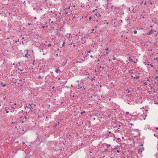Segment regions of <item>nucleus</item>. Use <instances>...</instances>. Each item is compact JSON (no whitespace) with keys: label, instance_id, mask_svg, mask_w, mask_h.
Returning a JSON list of instances; mask_svg holds the SVG:
<instances>
[{"label":"nucleus","instance_id":"obj_42","mask_svg":"<svg viewBox=\"0 0 158 158\" xmlns=\"http://www.w3.org/2000/svg\"><path fill=\"white\" fill-rule=\"evenodd\" d=\"M108 133H109V134H110V133H111V132L110 131H109Z\"/></svg>","mask_w":158,"mask_h":158},{"label":"nucleus","instance_id":"obj_32","mask_svg":"<svg viewBox=\"0 0 158 158\" xmlns=\"http://www.w3.org/2000/svg\"><path fill=\"white\" fill-rule=\"evenodd\" d=\"M154 136H155V137H156L157 136V135L156 134H154Z\"/></svg>","mask_w":158,"mask_h":158},{"label":"nucleus","instance_id":"obj_5","mask_svg":"<svg viewBox=\"0 0 158 158\" xmlns=\"http://www.w3.org/2000/svg\"><path fill=\"white\" fill-rule=\"evenodd\" d=\"M32 105L31 104H29V105H28V106H30V107H28L27 106H26L25 107V108H28V109H29V110H31V105Z\"/></svg>","mask_w":158,"mask_h":158},{"label":"nucleus","instance_id":"obj_51","mask_svg":"<svg viewBox=\"0 0 158 158\" xmlns=\"http://www.w3.org/2000/svg\"><path fill=\"white\" fill-rule=\"evenodd\" d=\"M105 156H103L102 157L103 158V157H105Z\"/></svg>","mask_w":158,"mask_h":158},{"label":"nucleus","instance_id":"obj_25","mask_svg":"<svg viewBox=\"0 0 158 158\" xmlns=\"http://www.w3.org/2000/svg\"><path fill=\"white\" fill-rule=\"evenodd\" d=\"M50 46H51V44H48V46H48V47H50Z\"/></svg>","mask_w":158,"mask_h":158},{"label":"nucleus","instance_id":"obj_20","mask_svg":"<svg viewBox=\"0 0 158 158\" xmlns=\"http://www.w3.org/2000/svg\"><path fill=\"white\" fill-rule=\"evenodd\" d=\"M147 65H150V66H151V67H153V65H152L151 64H149V63L148 64H147Z\"/></svg>","mask_w":158,"mask_h":158},{"label":"nucleus","instance_id":"obj_30","mask_svg":"<svg viewBox=\"0 0 158 158\" xmlns=\"http://www.w3.org/2000/svg\"><path fill=\"white\" fill-rule=\"evenodd\" d=\"M144 2V1H143L142 2H140V4H142L143 3V2Z\"/></svg>","mask_w":158,"mask_h":158},{"label":"nucleus","instance_id":"obj_38","mask_svg":"<svg viewBox=\"0 0 158 158\" xmlns=\"http://www.w3.org/2000/svg\"><path fill=\"white\" fill-rule=\"evenodd\" d=\"M28 24L29 25H31V23H28Z\"/></svg>","mask_w":158,"mask_h":158},{"label":"nucleus","instance_id":"obj_31","mask_svg":"<svg viewBox=\"0 0 158 158\" xmlns=\"http://www.w3.org/2000/svg\"><path fill=\"white\" fill-rule=\"evenodd\" d=\"M92 19L91 17H89V20H90V19Z\"/></svg>","mask_w":158,"mask_h":158},{"label":"nucleus","instance_id":"obj_62","mask_svg":"<svg viewBox=\"0 0 158 158\" xmlns=\"http://www.w3.org/2000/svg\"><path fill=\"white\" fill-rule=\"evenodd\" d=\"M90 57H92V56H91H91H90Z\"/></svg>","mask_w":158,"mask_h":158},{"label":"nucleus","instance_id":"obj_28","mask_svg":"<svg viewBox=\"0 0 158 158\" xmlns=\"http://www.w3.org/2000/svg\"><path fill=\"white\" fill-rule=\"evenodd\" d=\"M43 50V49H40V52H42Z\"/></svg>","mask_w":158,"mask_h":158},{"label":"nucleus","instance_id":"obj_17","mask_svg":"<svg viewBox=\"0 0 158 158\" xmlns=\"http://www.w3.org/2000/svg\"><path fill=\"white\" fill-rule=\"evenodd\" d=\"M11 108L13 109V111L14 112V109L15 108V107H11Z\"/></svg>","mask_w":158,"mask_h":158},{"label":"nucleus","instance_id":"obj_34","mask_svg":"<svg viewBox=\"0 0 158 158\" xmlns=\"http://www.w3.org/2000/svg\"><path fill=\"white\" fill-rule=\"evenodd\" d=\"M130 124L131 126H132L133 125V124L132 123H131Z\"/></svg>","mask_w":158,"mask_h":158},{"label":"nucleus","instance_id":"obj_35","mask_svg":"<svg viewBox=\"0 0 158 158\" xmlns=\"http://www.w3.org/2000/svg\"><path fill=\"white\" fill-rule=\"evenodd\" d=\"M158 78V76H157L155 77V79H157Z\"/></svg>","mask_w":158,"mask_h":158},{"label":"nucleus","instance_id":"obj_24","mask_svg":"<svg viewBox=\"0 0 158 158\" xmlns=\"http://www.w3.org/2000/svg\"><path fill=\"white\" fill-rule=\"evenodd\" d=\"M126 113L127 114H129V112L127 111V112H126Z\"/></svg>","mask_w":158,"mask_h":158},{"label":"nucleus","instance_id":"obj_18","mask_svg":"<svg viewBox=\"0 0 158 158\" xmlns=\"http://www.w3.org/2000/svg\"><path fill=\"white\" fill-rule=\"evenodd\" d=\"M137 31L136 30H135L134 31V33L135 34H136L137 33Z\"/></svg>","mask_w":158,"mask_h":158},{"label":"nucleus","instance_id":"obj_63","mask_svg":"<svg viewBox=\"0 0 158 158\" xmlns=\"http://www.w3.org/2000/svg\"><path fill=\"white\" fill-rule=\"evenodd\" d=\"M121 36L123 37V35H122V36Z\"/></svg>","mask_w":158,"mask_h":158},{"label":"nucleus","instance_id":"obj_21","mask_svg":"<svg viewBox=\"0 0 158 158\" xmlns=\"http://www.w3.org/2000/svg\"><path fill=\"white\" fill-rule=\"evenodd\" d=\"M5 110H6V113H9V111L6 110V109H5Z\"/></svg>","mask_w":158,"mask_h":158},{"label":"nucleus","instance_id":"obj_2","mask_svg":"<svg viewBox=\"0 0 158 158\" xmlns=\"http://www.w3.org/2000/svg\"><path fill=\"white\" fill-rule=\"evenodd\" d=\"M64 60V61L63 62L61 60L60 61V64H61V66H64L66 64L67 60Z\"/></svg>","mask_w":158,"mask_h":158},{"label":"nucleus","instance_id":"obj_52","mask_svg":"<svg viewBox=\"0 0 158 158\" xmlns=\"http://www.w3.org/2000/svg\"><path fill=\"white\" fill-rule=\"evenodd\" d=\"M14 105H16V103H14Z\"/></svg>","mask_w":158,"mask_h":158},{"label":"nucleus","instance_id":"obj_26","mask_svg":"<svg viewBox=\"0 0 158 158\" xmlns=\"http://www.w3.org/2000/svg\"><path fill=\"white\" fill-rule=\"evenodd\" d=\"M19 39H18V41H15V43H17V42H19Z\"/></svg>","mask_w":158,"mask_h":158},{"label":"nucleus","instance_id":"obj_36","mask_svg":"<svg viewBox=\"0 0 158 158\" xmlns=\"http://www.w3.org/2000/svg\"><path fill=\"white\" fill-rule=\"evenodd\" d=\"M106 50L107 51H108V50L109 49L108 48H107Z\"/></svg>","mask_w":158,"mask_h":158},{"label":"nucleus","instance_id":"obj_55","mask_svg":"<svg viewBox=\"0 0 158 158\" xmlns=\"http://www.w3.org/2000/svg\"><path fill=\"white\" fill-rule=\"evenodd\" d=\"M21 111L22 112H23V110H22Z\"/></svg>","mask_w":158,"mask_h":158},{"label":"nucleus","instance_id":"obj_4","mask_svg":"<svg viewBox=\"0 0 158 158\" xmlns=\"http://www.w3.org/2000/svg\"><path fill=\"white\" fill-rule=\"evenodd\" d=\"M55 72L57 73H59L60 72V71L59 69H56L55 70Z\"/></svg>","mask_w":158,"mask_h":158},{"label":"nucleus","instance_id":"obj_44","mask_svg":"<svg viewBox=\"0 0 158 158\" xmlns=\"http://www.w3.org/2000/svg\"><path fill=\"white\" fill-rule=\"evenodd\" d=\"M22 81V79H20V80H19V81Z\"/></svg>","mask_w":158,"mask_h":158},{"label":"nucleus","instance_id":"obj_11","mask_svg":"<svg viewBox=\"0 0 158 158\" xmlns=\"http://www.w3.org/2000/svg\"><path fill=\"white\" fill-rule=\"evenodd\" d=\"M129 61H131V62H133L135 63H137V62H136L135 61H133V60H129Z\"/></svg>","mask_w":158,"mask_h":158},{"label":"nucleus","instance_id":"obj_6","mask_svg":"<svg viewBox=\"0 0 158 158\" xmlns=\"http://www.w3.org/2000/svg\"><path fill=\"white\" fill-rule=\"evenodd\" d=\"M25 110H26V111L24 112V113H26V114H27L28 113V111L29 110V109L27 108V109L26 108H25Z\"/></svg>","mask_w":158,"mask_h":158},{"label":"nucleus","instance_id":"obj_50","mask_svg":"<svg viewBox=\"0 0 158 158\" xmlns=\"http://www.w3.org/2000/svg\"><path fill=\"white\" fill-rule=\"evenodd\" d=\"M130 116H132V114H130Z\"/></svg>","mask_w":158,"mask_h":158},{"label":"nucleus","instance_id":"obj_46","mask_svg":"<svg viewBox=\"0 0 158 158\" xmlns=\"http://www.w3.org/2000/svg\"><path fill=\"white\" fill-rule=\"evenodd\" d=\"M120 139V138H117V139L118 140H119Z\"/></svg>","mask_w":158,"mask_h":158},{"label":"nucleus","instance_id":"obj_37","mask_svg":"<svg viewBox=\"0 0 158 158\" xmlns=\"http://www.w3.org/2000/svg\"><path fill=\"white\" fill-rule=\"evenodd\" d=\"M64 45V42L63 44H62V47H63V46Z\"/></svg>","mask_w":158,"mask_h":158},{"label":"nucleus","instance_id":"obj_49","mask_svg":"<svg viewBox=\"0 0 158 158\" xmlns=\"http://www.w3.org/2000/svg\"><path fill=\"white\" fill-rule=\"evenodd\" d=\"M81 60L83 59H82V56H81Z\"/></svg>","mask_w":158,"mask_h":158},{"label":"nucleus","instance_id":"obj_47","mask_svg":"<svg viewBox=\"0 0 158 158\" xmlns=\"http://www.w3.org/2000/svg\"><path fill=\"white\" fill-rule=\"evenodd\" d=\"M47 2V0H45V2Z\"/></svg>","mask_w":158,"mask_h":158},{"label":"nucleus","instance_id":"obj_27","mask_svg":"<svg viewBox=\"0 0 158 158\" xmlns=\"http://www.w3.org/2000/svg\"><path fill=\"white\" fill-rule=\"evenodd\" d=\"M116 152H118V153L120 152V151L119 150H117L116 151Z\"/></svg>","mask_w":158,"mask_h":158},{"label":"nucleus","instance_id":"obj_43","mask_svg":"<svg viewBox=\"0 0 158 158\" xmlns=\"http://www.w3.org/2000/svg\"><path fill=\"white\" fill-rule=\"evenodd\" d=\"M131 77H133L134 78H135V77H133V76H132H132H131Z\"/></svg>","mask_w":158,"mask_h":158},{"label":"nucleus","instance_id":"obj_56","mask_svg":"<svg viewBox=\"0 0 158 158\" xmlns=\"http://www.w3.org/2000/svg\"><path fill=\"white\" fill-rule=\"evenodd\" d=\"M34 19H36V17H35V18H34Z\"/></svg>","mask_w":158,"mask_h":158},{"label":"nucleus","instance_id":"obj_8","mask_svg":"<svg viewBox=\"0 0 158 158\" xmlns=\"http://www.w3.org/2000/svg\"><path fill=\"white\" fill-rule=\"evenodd\" d=\"M27 114H26V113H25V114H23V116H20V118H23V117H25V116H27Z\"/></svg>","mask_w":158,"mask_h":158},{"label":"nucleus","instance_id":"obj_3","mask_svg":"<svg viewBox=\"0 0 158 158\" xmlns=\"http://www.w3.org/2000/svg\"><path fill=\"white\" fill-rule=\"evenodd\" d=\"M154 32H156V31H153L152 30L151 31H149L147 33V35H150L152 34V33Z\"/></svg>","mask_w":158,"mask_h":158},{"label":"nucleus","instance_id":"obj_15","mask_svg":"<svg viewBox=\"0 0 158 158\" xmlns=\"http://www.w3.org/2000/svg\"><path fill=\"white\" fill-rule=\"evenodd\" d=\"M110 144H106V147L107 148H109V147H110Z\"/></svg>","mask_w":158,"mask_h":158},{"label":"nucleus","instance_id":"obj_22","mask_svg":"<svg viewBox=\"0 0 158 158\" xmlns=\"http://www.w3.org/2000/svg\"><path fill=\"white\" fill-rule=\"evenodd\" d=\"M71 46H73V47H75V45L74 44H71Z\"/></svg>","mask_w":158,"mask_h":158},{"label":"nucleus","instance_id":"obj_12","mask_svg":"<svg viewBox=\"0 0 158 158\" xmlns=\"http://www.w3.org/2000/svg\"><path fill=\"white\" fill-rule=\"evenodd\" d=\"M85 56L86 58H89V55L88 54H86L85 55Z\"/></svg>","mask_w":158,"mask_h":158},{"label":"nucleus","instance_id":"obj_14","mask_svg":"<svg viewBox=\"0 0 158 158\" xmlns=\"http://www.w3.org/2000/svg\"><path fill=\"white\" fill-rule=\"evenodd\" d=\"M1 85H1V86H2V87H5L6 86V84H3V85H2V83H1Z\"/></svg>","mask_w":158,"mask_h":158},{"label":"nucleus","instance_id":"obj_13","mask_svg":"<svg viewBox=\"0 0 158 158\" xmlns=\"http://www.w3.org/2000/svg\"><path fill=\"white\" fill-rule=\"evenodd\" d=\"M38 78L39 80L41 79H42V77H41V76L40 75H39L38 77Z\"/></svg>","mask_w":158,"mask_h":158},{"label":"nucleus","instance_id":"obj_16","mask_svg":"<svg viewBox=\"0 0 158 158\" xmlns=\"http://www.w3.org/2000/svg\"><path fill=\"white\" fill-rule=\"evenodd\" d=\"M148 85L147 83L146 82H145L143 83V85Z\"/></svg>","mask_w":158,"mask_h":158},{"label":"nucleus","instance_id":"obj_33","mask_svg":"<svg viewBox=\"0 0 158 158\" xmlns=\"http://www.w3.org/2000/svg\"><path fill=\"white\" fill-rule=\"evenodd\" d=\"M141 145H140L139 146V147H140V148H139V149L142 148V147H141Z\"/></svg>","mask_w":158,"mask_h":158},{"label":"nucleus","instance_id":"obj_40","mask_svg":"<svg viewBox=\"0 0 158 158\" xmlns=\"http://www.w3.org/2000/svg\"><path fill=\"white\" fill-rule=\"evenodd\" d=\"M118 147V146H117L115 148H117Z\"/></svg>","mask_w":158,"mask_h":158},{"label":"nucleus","instance_id":"obj_59","mask_svg":"<svg viewBox=\"0 0 158 158\" xmlns=\"http://www.w3.org/2000/svg\"><path fill=\"white\" fill-rule=\"evenodd\" d=\"M105 150H106V151H107V149H105Z\"/></svg>","mask_w":158,"mask_h":158},{"label":"nucleus","instance_id":"obj_57","mask_svg":"<svg viewBox=\"0 0 158 158\" xmlns=\"http://www.w3.org/2000/svg\"><path fill=\"white\" fill-rule=\"evenodd\" d=\"M44 27H45V26H43V28H44Z\"/></svg>","mask_w":158,"mask_h":158},{"label":"nucleus","instance_id":"obj_29","mask_svg":"<svg viewBox=\"0 0 158 158\" xmlns=\"http://www.w3.org/2000/svg\"><path fill=\"white\" fill-rule=\"evenodd\" d=\"M94 79V78H92L91 79V81H93Z\"/></svg>","mask_w":158,"mask_h":158},{"label":"nucleus","instance_id":"obj_64","mask_svg":"<svg viewBox=\"0 0 158 158\" xmlns=\"http://www.w3.org/2000/svg\"><path fill=\"white\" fill-rule=\"evenodd\" d=\"M63 103V102H61V104H62V103Z\"/></svg>","mask_w":158,"mask_h":158},{"label":"nucleus","instance_id":"obj_9","mask_svg":"<svg viewBox=\"0 0 158 158\" xmlns=\"http://www.w3.org/2000/svg\"><path fill=\"white\" fill-rule=\"evenodd\" d=\"M80 89H81V90H82V91H84V90H85V87H83V88L82 89V86H81V87H80Z\"/></svg>","mask_w":158,"mask_h":158},{"label":"nucleus","instance_id":"obj_10","mask_svg":"<svg viewBox=\"0 0 158 158\" xmlns=\"http://www.w3.org/2000/svg\"><path fill=\"white\" fill-rule=\"evenodd\" d=\"M30 56V55H28L27 54L26 55H25V57L26 58H28V56Z\"/></svg>","mask_w":158,"mask_h":158},{"label":"nucleus","instance_id":"obj_23","mask_svg":"<svg viewBox=\"0 0 158 158\" xmlns=\"http://www.w3.org/2000/svg\"><path fill=\"white\" fill-rule=\"evenodd\" d=\"M24 117L25 119H26L27 118V117L26 116H25V117Z\"/></svg>","mask_w":158,"mask_h":158},{"label":"nucleus","instance_id":"obj_1","mask_svg":"<svg viewBox=\"0 0 158 158\" xmlns=\"http://www.w3.org/2000/svg\"><path fill=\"white\" fill-rule=\"evenodd\" d=\"M143 144H141V147H142V148L139 149L138 150V154H141L142 152L144 150V148L143 147Z\"/></svg>","mask_w":158,"mask_h":158},{"label":"nucleus","instance_id":"obj_58","mask_svg":"<svg viewBox=\"0 0 158 158\" xmlns=\"http://www.w3.org/2000/svg\"><path fill=\"white\" fill-rule=\"evenodd\" d=\"M20 62H19L18 64H19H19H20Z\"/></svg>","mask_w":158,"mask_h":158},{"label":"nucleus","instance_id":"obj_19","mask_svg":"<svg viewBox=\"0 0 158 158\" xmlns=\"http://www.w3.org/2000/svg\"><path fill=\"white\" fill-rule=\"evenodd\" d=\"M85 112V111H81V114H83V113H84Z\"/></svg>","mask_w":158,"mask_h":158},{"label":"nucleus","instance_id":"obj_61","mask_svg":"<svg viewBox=\"0 0 158 158\" xmlns=\"http://www.w3.org/2000/svg\"><path fill=\"white\" fill-rule=\"evenodd\" d=\"M83 58H85V57L84 56V57H83Z\"/></svg>","mask_w":158,"mask_h":158},{"label":"nucleus","instance_id":"obj_7","mask_svg":"<svg viewBox=\"0 0 158 158\" xmlns=\"http://www.w3.org/2000/svg\"><path fill=\"white\" fill-rule=\"evenodd\" d=\"M129 74H132L133 73V71L132 70H129V72H128Z\"/></svg>","mask_w":158,"mask_h":158},{"label":"nucleus","instance_id":"obj_39","mask_svg":"<svg viewBox=\"0 0 158 158\" xmlns=\"http://www.w3.org/2000/svg\"><path fill=\"white\" fill-rule=\"evenodd\" d=\"M99 60H97V61H96V60H95V62H96V61H97V62H98V61H99Z\"/></svg>","mask_w":158,"mask_h":158},{"label":"nucleus","instance_id":"obj_53","mask_svg":"<svg viewBox=\"0 0 158 158\" xmlns=\"http://www.w3.org/2000/svg\"><path fill=\"white\" fill-rule=\"evenodd\" d=\"M5 98H6V97H5V98H3V99H5Z\"/></svg>","mask_w":158,"mask_h":158},{"label":"nucleus","instance_id":"obj_54","mask_svg":"<svg viewBox=\"0 0 158 158\" xmlns=\"http://www.w3.org/2000/svg\"><path fill=\"white\" fill-rule=\"evenodd\" d=\"M22 43H23V44H24L23 42V41H22Z\"/></svg>","mask_w":158,"mask_h":158},{"label":"nucleus","instance_id":"obj_41","mask_svg":"<svg viewBox=\"0 0 158 158\" xmlns=\"http://www.w3.org/2000/svg\"><path fill=\"white\" fill-rule=\"evenodd\" d=\"M156 129L157 130H158V128L157 127H156Z\"/></svg>","mask_w":158,"mask_h":158},{"label":"nucleus","instance_id":"obj_45","mask_svg":"<svg viewBox=\"0 0 158 158\" xmlns=\"http://www.w3.org/2000/svg\"><path fill=\"white\" fill-rule=\"evenodd\" d=\"M24 121H23H23H22V123H24Z\"/></svg>","mask_w":158,"mask_h":158},{"label":"nucleus","instance_id":"obj_60","mask_svg":"<svg viewBox=\"0 0 158 158\" xmlns=\"http://www.w3.org/2000/svg\"><path fill=\"white\" fill-rule=\"evenodd\" d=\"M94 29H92V31H94Z\"/></svg>","mask_w":158,"mask_h":158},{"label":"nucleus","instance_id":"obj_48","mask_svg":"<svg viewBox=\"0 0 158 158\" xmlns=\"http://www.w3.org/2000/svg\"><path fill=\"white\" fill-rule=\"evenodd\" d=\"M15 123V122H12V124H14V123Z\"/></svg>","mask_w":158,"mask_h":158}]
</instances>
